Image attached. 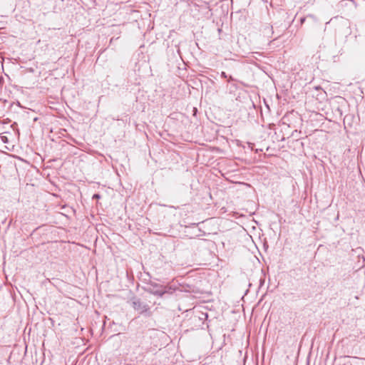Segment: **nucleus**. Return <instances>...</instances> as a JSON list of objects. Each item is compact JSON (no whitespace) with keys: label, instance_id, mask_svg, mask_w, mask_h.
Returning a JSON list of instances; mask_svg holds the SVG:
<instances>
[{"label":"nucleus","instance_id":"obj_1","mask_svg":"<svg viewBox=\"0 0 365 365\" xmlns=\"http://www.w3.org/2000/svg\"><path fill=\"white\" fill-rule=\"evenodd\" d=\"M132 305L134 309L140 312V313L145 312L148 310V306L143 304L139 299H135L132 302Z\"/></svg>","mask_w":365,"mask_h":365},{"label":"nucleus","instance_id":"obj_2","mask_svg":"<svg viewBox=\"0 0 365 365\" xmlns=\"http://www.w3.org/2000/svg\"><path fill=\"white\" fill-rule=\"evenodd\" d=\"M168 292V290L167 289V287H163L161 286H158V284H155L153 286V289L150 290L151 294L160 297Z\"/></svg>","mask_w":365,"mask_h":365},{"label":"nucleus","instance_id":"obj_3","mask_svg":"<svg viewBox=\"0 0 365 365\" xmlns=\"http://www.w3.org/2000/svg\"><path fill=\"white\" fill-rule=\"evenodd\" d=\"M221 76H222V78H227V76L226 73L224 72V71H222L221 73Z\"/></svg>","mask_w":365,"mask_h":365},{"label":"nucleus","instance_id":"obj_4","mask_svg":"<svg viewBox=\"0 0 365 365\" xmlns=\"http://www.w3.org/2000/svg\"><path fill=\"white\" fill-rule=\"evenodd\" d=\"M1 140L4 142V143H6L7 142V138L6 136H1Z\"/></svg>","mask_w":365,"mask_h":365},{"label":"nucleus","instance_id":"obj_5","mask_svg":"<svg viewBox=\"0 0 365 365\" xmlns=\"http://www.w3.org/2000/svg\"><path fill=\"white\" fill-rule=\"evenodd\" d=\"M101 197L99 194H94L93 198L99 199Z\"/></svg>","mask_w":365,"mask_h":365},{"label":"nucleus","instance_id":"obj_6","mask_svg":"<svg viewBox=\"0 0 365 365\" xmlns=\"http://www.w3.org/2000/svg\"><path fill=\"white\" fill-rule=\"evenodd\" d=\"M248 145H249V148H250L251 149L253 148V143H248Z\"/></svg>","mask_w":365,"mask_h":365},{"label":"nucleus","instance_id":"obj_7","mask_svg":"<svg viewBox=\"0 0 365 365\" xmlns=\"http://www.w3.org/2000/svg\"><path fill=\"white\" fill-rule=\"evenodd\" d=\"M167 289L168 290V292H170V293H172V291H170L172 289L171 287H168Z\"/></svg>","mask_w":365,"mask_h":365},{"label":"nucleus","instance_id":"obj_8","mask_svg":"<svg viewBox=\"0 0 365 365\" xmlns=\"http://www.w3.org/2000/svg\"><path fill=\"white\" fill-rule=\"evenodd\" d=\"M232 76H230V78H229V81H232Z\"/></svg>","mask_w":365,"mask_h":365}]
</instances>
